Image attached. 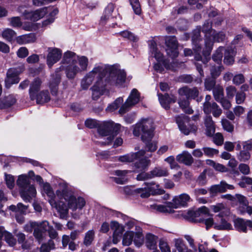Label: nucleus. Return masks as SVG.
Instances as JSON below:
<instances>
[{
    "label": "nucleus",
    "instance_id": "603ef678",
    "mask_svg": "<svg viewBox=\"0 0 252 252\" xmlns=\"http://www.w3.org/2000/svg\"><path fill=\"white\" fill-rule=\"evenodd\" d=\"M212 40L214 42H220L223 41L225 37V35L222 32H217L216 31H214L212 34Z\"/></svg>",
    "mask_w": 252,
    "mask_h": 252
},
{
    "label": "nucleus",
    "instance_id": "c756f323",
    "mask_svg": "<svg viewBox=\"0 0 252 252\" xmlns=\"http://www.w3.org/2000/svg\"><path fill=\"white\" fill-rule=\"evenodd\" d=\"M201 27H197L192 32V41L194 45V50L196 52L201 51V45L199 44L200 39Z\"/></svg>",
    "mask_w": 252,
    "mask_h": 252
},
{
    "label": "nucleus",
    "instance_id": "a211bd4d",
    "mask_svg": "<svg viewBox=\"0 0 252 252\" xmlns=\"http://www.w3.org/2000/svg\"><path fill=\"white\" fill-rule=\"evenodd\" d=\"M150 51L152 55L157 60L158 62H162L164 67L167 69H169V65L166 63V61L163 60V56L159 51H158L156 42L152 40L149 44Z\"/></svg>",
    "mask_w": 252,
    "mask_h": 252
},
{
    "label": "nucleus",
    "instance_id": "412c9836",
    "mask_svg": "<svg viewBox=\"0 0 252 252\" xmlns=\"http://www.w3.org/2000/svg\"><path fill=\"white\" fill-rule=\"evenodd\" d=\"M61 70V67L56 69L55 74H53L52 80L50 82L49 87L53 95H56L58 92V85L61 79V74L60 73Z\"/></svg>",
    "mask_w": 252,
    "mask_h": 252
},
{
    "label": "nucleus",
    "instance_id": "de8ad7c7",
    "mask_svg": "<svg viewBox=\"0 0 252 252\" xmlns=\"http://www.w3.org/2000/svg\"><path fill=\"white\" fill-rule=\"evenodd\" d=\"M224 69L223 67L221 64H218V65H212L210 69L211 75L213 78H217L219 77L221 71Z\"/></svg>",
    "mask_w": 252,
    "mask_h": 252
},
{
    "label": "nucleus",
    "instance_id": "dca6fc26",
    "mask_svg": "<svg viewBox=\"0 0 252 252\" xmlns=\"http://www.w3.org/2000/svg\"><path fill=\"white\" fill-rule=\"evenodd\" d=\"M178 93L181 96H185L188 99H195L199 95V91L196 87L192 88L188 86L181 88L178 90Z\"/></svg>",
    "mask_w": 252,
    "mask_h": 252
},
{
    "label": "nucleus",
    "instance_id": "f03ea898",
    "mask_svg": "<svg viewBox=\"0 0 252 252\" xmlns=\"http://www.w3.org/2000/svg\"><path fill=\"white\" fill-rule=\"evenodd\" d=\"M153 121L151 119H143L134 126L133 134L139 136L141 134L143 141L151 140L154 136Z\"/></svg>",
    "mask_w": 252,
    "mask_h": 252
},
{
    "label": "nucleus",
    "instance_id": "f3484780",
    "mask_svg": "<svg viewBox=\"0 0 252 252\" xmlns=\"http://www.w3.org/2000/svg\"><path fill=\"white\" fill-rule=\"evenodd\" d=\"M141 157L135 160L132 164L133 171L135 172L144 171L151 164V160L147 158Z\"/></svg>",
    "mask_w": 252,
    "mask_h": 252
},
{
    "label": "nucleus",
    "instance_id": "0eeeda50",
    "mask_svg": "<svg viewBox=\"0 0 252 252\" xmlns=\"http://www.w3.org/2000/svg\"><path fill=\"white\" fill-rule=\"evenodd\" d=\"M24 9V6H20L18 7V11L22 13L25 19L36 22L44 16L48 8L47 7H43L35 11H31Z\"/></svg>",
    "mask_w": 252,
    "mask_h": 252
},
{
    "label": "nucleus",
    "instance_id": "49530a36",
    "mask_svg": "<svg viewBox=\"0 0 252 252\" xmlns=\"http://www.w3.org/2000/svg\"><path fill=\"white\" fill-rule=\"evenodd\" d=\"M134 236V232L133 231H127L123 236V244L124 246H129L133 241V239Z\"/></svg>",
    "mask_w": 252,
    "mask_h": 252
},
{
    "label": "nucleus",
    "instance_id": "c9c22d12",
    "mask_svg": "<svg viewBox=\"0 0 252 252\" xmlns=\"http://www.w3.org/2000/svg\"><path fill=\"white\" fill-rule=\"evenodd\" d=\"M77 56L74 52L67 51L63 55V62L69 64L77 63Z\"/></svg>",
    "mask_w": 252,
    "mask_h": 252
},
{
    "label": "nucleus",
    "instance_id": "0e129e2a",
    "mask_svg": "<svg viewBox=\"0 0 252 252\" xmlns=\"http://www.w3.org/2000/svg\"><path fill=\"white\" fill-rule=\"evenodd\" d=\"M5 241L11 246H13L16 244V239L13 237V235L8 232H5L4 236Z\"/></svg>",
    "mask_w": 252,
    "mask_h": 252
},
{
    "label": "nucleus",
    "instance_id": "1a4fd4ad",
    "mask_svg": "<svg viewBox=\"0 0 252 252\" xmlns=\"http://www.w3.org/2000/svg\"><path fill=\"white\" fill-rule=\"evenodd\" d=\"M202 31L205 33V45L207 51L204 52V54L206 56L209 55L213 46V41L212 40L211 35L214 30L212 29V23L206 21L202 26Z\"/></svg>",
    "mask_w": 252,
    "mask_h": 252
},
{
    "label": "nucleus",
    "instance_id": "4be33fe9",
    "mask_svg": "<svg viewBox=\"0 0 252 252\" xmlns=\"http://www.w3.org/2000/svg\"><path fill=\"white\" fill-rule=\"evenodd\" d=\"M190 199V196L187 193H182L178 196H176L172 200V207L176 209L181 206H186Z\"/></svg>",
    "mask_w": 252,
    "mask_h": 252
},
{
    "label": "nucleus",
    "instance_id": "9d476101",
    "mask_svg": "<svg viewBox=\"0 0 252 252\" xmlns=\"http://www.w3.org/2000/svg\"><path fill=\"white\" fill-rule=\"evenodd\" d=\"M23 66L15 68H11L7 72L5 80V87L9 88L13 84H17L20 81L19 75L23 71Z\"/></svg>",
    "mask_w": 252,
    "mask_h": 252
},
{
    "label": "nucleus",
    "instance_id": "aec40b11",
    "mask_svg": "<svg viewBox=\"0 0 252 252\" xmlns=\"http://www.w3.org/2000/svg\"><path fill=\"white\" fill-rule=\"evenodd\" d=\"M146 152L144 150H139L135 153H130L119 157V160L121 162H134L135 160L143 157Z\"/></svg>",
    "mask_w": 252,
    "mask_h": 252
},
{
    "label": "nucleus",
    "instance_id": "4c0bfd02",
    "mask_svg": "<svg viewBox=\"0 0 252 252\" xmlns=\"http://www.w3.org/2000/svg\"><path fill=\"white\" fill-rule=\"evenodd\" d=\"M214 228L219 230H229L232 229V226L225 219L221 218L220 223L215 224Z\"/></svg>",
    "mask_w": 252,
    "mask_h": 252
},
{
    "label": "nucleus",
    "instance_id": "ea45409f",
    "mask_svg": "<svg viewBox=\"0 0 252 252\" xmlns=\"http://www.w3.org/2000/svg\"><path fill=\"white\" fill-rule=\"evenodd\" d=\"M181 108L186 113L189 114H192L193 110L189 106L190 102L189 99L186 98L180 100L178 101Z\"/></svg>",
    "mask_w": 252,
    "mask_h": 252
},
{
    "label": "nucleus",
    "instance_id": "f704fd0d",
    "mask_svg": "<svg viewBox=\"0 0 252 252\" xmlns=\"http://www.w3.org/2000/svg\"><path fill=\"white\" fill-rule=\"evenodd\" d=\"M48 8L46 14L49 13V17L44 21L42 23L43 26H46L49 24L53 23L55 20V16L58 13L59 10L57 8L53 7H47Z\"/></svg>",
    "mask_w": 252,
    "mask_h": 252
},
{
    "label": "nucleus",
    "instance_id": "72a5a7b5",
    "mask_svg": "<svg viewBox=\"0 0 252 252\" xmlns=\"http://www.w3.org/2000/svg\"><path fill=\"white\" fill-rule=\"evenodd\" d=\"M152 178L155 177H166L168 175V172L166 168L158 166L155 167L151 171Z\"/></svg>",
    "mask_w": 252,
    "mask_h": 252
},
{
    "label": "nucleus",
    "instance_id": "9b49d317",
    "mask_svg": "<svg viewBox=\"0 0 252 252\" xmlns=\"http://www.w3.org/2000/svg\"><path fill=\"white\" fill-rule=\"evenodd\" d=\"M209 213V209L205 206H202L196 210H189L183 214L185 219L189 221L199 222L200 218L203 215H206Z\"/></svg>",
    "mask_w": 252,
    "mask_h": 252
},
{
    "label": "nucleus",
    "instance_id": "864d4df0",
    "mask_svg": "<svg viewBox=\"0 0 252 252\" xmlns=\"http://www.w3.org/2000/svg\"><path fill=\"white\" fill-rule=\"evenodd\" d=\"M133 241L135 245L137 247L141 246L144 243V236L142 233L134 232Z\"/></svg>",
    "mask_w": 252,
    "mask_h": 252
},
{
    "label": "nucleus",
    "instance_id": "39448f33",
    "mask_svg": "<svg viewBox=\"0 0 252 252\" xmlns=\"http://www.w3.org/2000/svg\"><path fill=\"white\" fill-rule=\"evenodd\" d=\"M145 187L134 190V192L140 195L142 198H148L151 194H161L164 192L163 189H159V185L154 182H146Z\"/></svg>",
    "mask_w": 252,
    "mask_h": 252
},
{
    "label": "nucleus",
    "instance_id": "3c124183",
    "mask_svg": "<svg viewBox=\"0 0 252 252\" xmlns=\"http://www.w3.org/2000/svg\"><path fill=\"white\" fill-rule=\"evenodd\" d=\"M169 205H156L155 206V209L161 213H172V210L174 208L172 207V204L171 203H169Z\"/></svg>",
    "mask_w": 252,
    "mask_h": 252
},
{
    "label": "nucleus",
    "instance_id": "5fc2aeb1",
    "mask_svg": "<svg viewBox=\"0 0 252 252\" xmlns=\"http://www.w3.org/2000/svg\"><path fill=\"white\" fill-rule=\"evenodd\" d=\"M194 48V47L193 48V49ZM194 52L195 53V56H194V58L195 59V60L196 61H201L204 64H206L210 60V54H209V55L208 56H206L204 55V52H207V48H206V47L205 46V50H204L203 52V55L204 57V59L202 58V56L200 55L199 53H198L199 52H200V51H198V52H196L195 50H194L193 49ZM211 53V52L210 53Z\"/></svg>",
    "mask_w": 252,
    "mask_h": 252
},
{
    "label": "nucleus",
    "instance_id": "6e6d98bb",
    "mask_svg": "<svg viewBox=\"0 0 252 252\" xmlns=\"http://www.w3.org/2000/svg\"><path fill=\"white\" fill-rule=\"evenodd\" d=\"M216 85V78L209 77L205 79L204 85L205 89L208 91L213 90Z\"/></svg>",
    "mask_w": 252,
    "mask_h": 252
},
{
    "label": "nucleus",
    "instance_id": "393cba45",
    "mask_svg": "<svg viewBox=\"0 0 252 252\" xmlns=\"http://www.w3.org/2000/svg\"><path fill=\"white\" fill-rule=\"evenodd\" d=\"M176 158L179 162L186 165H190L193 162L191 155L187 151H184L182 153L178 154Z\"/></svg>",
    "mask_w": 252,
    "mask_h": 252
},
{
    "label": "nucleus",
    "instance_id": "8fccbe9b",
    "mask_svg": "<svg viewBox=\"0 0 252 252\" xmlns=\"http://www.w3.org/2000/svg\"><path fill=\"white\" fill-rule=\"evenodd\" d=\"M123 98L122 97H119L117 98L114 102L110 104L106 109L107 112H113L116 110L120 105L123 102Z\"/></svg>",
    "mask_w": 252,
    "mask_h": 252
},
{
    "label": "nucleus",
    "instance_id": "a18cd8bd",
    "mask_svg": "<svg viewBox=\"0 0 252 252\" xmlns=\"http://www.w3.org/2000/svg\"><path fill=\"white\" fill-rule=\"evenodd\" d=\"M111 224L112 228L115 229V232L114 234L113 239V242L114 244H116L119 241V240L118 239L117 237L115 236V234L116 232H118V233L122 234L123 232V229L122 227L120 225L119 223L117 221H112Z\"/></svg>",
    "mask_w": 252,
    "mask_h": 252
},
{
    "label": "nucleus",
    "instance_id": "338daca9",
    "mask_svg": "<svg viewBox=\"0 0 252 252\" xmlns=\"http://www.w3.org/2000/svg\"><path fill=\"white\" fill-rule=\"evenodd\" d=\"M10 25L14 28H19L22 26V22L19 17H13L9 19Z\"/></svg>",
    "mask_w": 252,
    "mask_h": 252
},
{
    "label": "nucleus",
    "instance_id": "58836bf2",
    "mask_svg": "<svg viewBox=\"0 0 252 252\" xmlns=\"http://www.w3.org/2000/svg\"><path fill=\"white\" fill-rule=\"evenodd\" d=\"M62 245L64 248L68 246L69 249L72 251H75L77 246L74 241H70L69 236L67 235H63L62 236Z\"/></svg>",
    "mask_w": 252,
    "mask_h": 252
},
{
    "label": "nucleus",
    "instance_id": "cd10ccee",
    "mask_svg": "<svg viewBox=\"0 0 252 252\" xmlns=\"http://www.w3.org/2000/svg\"><path fill=\"white\" fill-rule=\"evenodd\" d=\"M235 55L236 51L232 47H227L225 50L223 60L224 63L227 65L233 64L234 62Z\"/></svg>",
    "mask_w": 252,
    "mask_h": 252
},
{
    "label": "nucleus",
    "instance_id": "7c9ffc66",
    "mask_svg": "<svg viewBox=\"0 0 252 252\" xmlns=\"http://www.w3.org/2000/svg\"><path fill=\"white\" fill-rule=\"evenodd\" d=\"M35 40V35L33 33L22 35L16 38V42L21 45L32 43Z\"/></svg>",
    "mask_w": 252,
    "mask_h": 252
},
{
    "label": "nucleus",
    "instance_id": "c85d7f7f",
    "mask_svg": "<svg viewBox=\"0 0 252 252\" xmlns=\"http://www.w3.org/2000/svg\"><path fill=\"white\" fill-rule=\"evenodd\" d=\"M204 124L206 128V135L208 136H213L215 132V124L210 115L206 116L204 119Z\"/></svg>",
    "mask_w": 252,
    "mask_h": 252
},
{
    "label": "nucleus",
    "instance_id": "4468645a",
    "mask_svg": "<svg viewBox=\"0 0 252 252\" xmlns=\"http://www.w3.org/2000/svg\"><path fill=\"white\" fill-rule=\"evenodd\" d=\"M49 203L52 207L55 208L57 212L60 214L61 219H65L67 217L68 214V206L62 201H56L53 198H51L49 200Z\"/></svg>",
    "mask_w": 252,
    "mask_h": 252
},
{
    "label": "nucleus",
    "instance_id": "bb28decb",
    "mask_svg": "<svg viewBox=\"0 0 252 252\" xmlns=\"http://www.w3.org/2000/svg\"><path fill=\"white\" fill-rule=\"evenodd\" d=\"M41 84V81L38 78L34 79L31 84L29 89V94L32 100H34L35 99L37 92L39 90Z\"/></svg>",
    "mask_w": 252,
    "mask_h": 252
},
{
    "label": "nucleus",
    "instance_id": "2eb2a0df",
    "mask_svg": "<svg viewBox=\"0 0 252 252\" xmlns=\"http://www.w3.org/2000/svg\"><path fill=\"white\" fill-rule=\"evenodd\" d=\"M48 54L47 57V64L49 68L58 62L62 56V51L56 48H48Z\"/></svg>",
    "mask_w": 252,
    "mask_h": 252
},
{
    "label": "nucleus",
    "instance_id": "a19ab883",
    "mask_svg": "<svg viewBox=\"0 0 252 252\" xmlns=\"http://www.w3.org/2000/svg\"><path fill=\"white\" fill-rule=\"evenodd\" d=\"M214 97L216 101L218 102L224 97V92L222 87L217 86L213 90Z\"/></svg>",
    "mask_w": 252,
    "mask_h": 252
},
{
    "label": "nucleus",
    "instance_id": "2f4dec72",
    "mask_svg": "<svg viewBox=\"0 0 252 252\" xmlns=\"http://www.w3.org/2000/svg\"><path fill=\"white\" fill-rule=\"evenodd\" d=\"M158 239L157 236L152 233L147 234L145 236V244L147 247L150 250L156 249Z\"/></svg>",
    "mask_w": 252,
    "mask_h": 252
},
{
    "label": "nucleus",
    "instance_id": "69168bd1",
    "mask_svg": "<svg viewBox=\"0 0 252 252\" xmlns=\"http://www.w3.org/2000/svg\"><path fill=\"white\" fill-rule=\"evenodd\" d=\"M202 150L204 154L209 157H212L219 153L218 150L210 147H203Z\"/></svg>",
    "mask_w": 252,
    "mask_h": 252
},
{
    "label": "nucleus",
    "instance_id": "c03bdc74",
    "mask_svg": "<svg viewBox=\"0 0 252 252\" xmlns=\"http://www.w3.org/2000/svg\"><path fill=\"white\" fill-rule=\"evenodd\" d=\"M2 36L7 41L11 42L15 38H16V33L12 29H6L3 31Z\"/></svg>",
    "mask_w": 252,
    "mask_h": 252
},
{
    "label": "nucleus",
    "instance_id": "4d7b16f0",
    "mask_svg": "<svg viewBox=\"0 0 252 252\" xmlns=\"http://www.w3.org/2000/svg\"><path fill=\"white\" fill-rule=\"evenodd\" d=\"M94 232L93 230L88 231L85 235V237L84 240V244L86 246H90L94 238Z\"/></svg>",
    "mask_w": 252,
    "mask_h": 252
},
{
    "label": "nucleus",
    "instance_id": "7ed1b4c3",
    "mask_svg": "<svg viewBox=\"0 0 252 252\" xmlns=\"http://www.w3.org/2000/svg\"><path fill=\"white\" fill-rule=\"evenodd\" d=\"M17 184L20 189V194L23 200L26 202H30L32 198L35 196L36 191L34 187L30 184L28 176L20 175Z\"/></svg>",
    "mask_w": 252,
    "mask_h": 252
},
{
    "label": "nucleus",
    "instance_id": "13d9d810",
    "mask_svg": "<svg viewBox=\"0 0 252 252\" xmlns=\"http://www.w3.org/2000/svg\"><path fill=\"white\" fill-rule=\"evenodd\" d=\"M32 227H35L36 226L38 228H40L43 231L45 232L49 229V227H51V226L49 225V222L47 221H43L40 223H38L36 222H32L31 223Z\"/></svg>",
    "mask_w": 252,
    "mask_h": 252
},
{
    "label": "nucleus",
    "instance_id": "20e7f679",
    "mask_svg": "<svg viewBox=\"0 0 252 252\" xmlns=\"http://www.w3.org/2000/svg\"><path fill=\"white\" fill-rule=\"evenodd\" d=\"M56 193L59 196L61 194V196H62V197L68 202V208L73 211H76L77 209L81 210L85 205L86 201L83 197L76 198L72 195H68L65 189L63 190L62 192L60 190H57Z\"/></svg>",
    "mask_w": 252,
    "mask_h": 252
},
{
    "label": "nucleus",
    "instance_id": "5701e85b",
    "mask_svg": "<svg viewBox=\"0 0 252 252\" xmlns=\"http://www.w3.org/2000/svg\"><path fill=\"white\" fill-rule=\"evenodd\" d=\"M234 224L235 228L239 231L247 232L248 226L252 228V221L250 220H245L242 218H237L234 220Z\"/></svg>",
    "mask_w": 252,
    "mask_h": 252
},
{
    "label": "nucleus",
    "instance_id": "f257e3e1",
    "mask_svg": "<svg viewBox=\"0 0 252 252\" xmlns=\"http://www.w3.org/2000/svg\"><path fill=\"white\" fill-rule=\"evenodd\" d=\"M126 74L117 65H95L93 70L87 73L82 79L81 86L83 90H87L95 79L94 85L122 86L126 81Z\"/></svg>",
    "mask_w": 252,
    "mask_h": 252
},
{
    "label": "nucleus",
    "instance_id": "423d86ee",
    "mask_svg": "<svg viewBox=\"0 0 252 252\" xmlns=\"http://www.w3.org/2000/svg\"><path fill=\"white\" fill-rule=\"evenodd\" d=\"M176 121L181 131L185 135H189L190 132H195L197 130V126L190 124L189 117L185 115L177 116Z\"/></svg>",
    "mask_w": 252,
    "mask_h": 252
},
{
    "label": "nucleus",
    "instance_id": "f8f14e48",
    "mask_svg": "<svg viewBox=\"0 0 252 252\" xmlns=\"http://www.w3.org/2000/svg\"><path fill=\"white\" fill-rule=\"evenodd\" d=\"M166 52L167 55L174 59L176 58L179 54L178 51V43L175 36H169L165 38Z\"/></svg>",
    "mask_w": 252,
    "mask_h": 252
},
{
    "label": "nucleus",
    "instance_id": "680f3d73",
    "mask_svg": "<svg viewBox=\"0 0 252 252\" xmlns=\"http://www.w3.org/2000/svg\"><path fill=\"white\" fill-rule=\"evenodd\" d=\"M120 34L123 37L127 38L132 41H136L138 40L137 36L128 31H123L120 33Z\"/></svg>",
    "mask_w": 252,
    "mask_h": 252
},
{
    "label": "nucleus",
    "instance_id": "b1692460",
    "mask_svg": "<svg viewBox=\"0 0 252 252\" xmlns=\"http://www.w3.org/2000/svg\"><path fill=\"white\" fill-rule=\"evenodd\" d=\"M158 99L159 102L164 109L168 110L170 108V104L174 103L176 101V98L173 95L170 96L168 94H158Z\"/></svg>",
    "mask_w": 252,
    "mask_h": 252
},
{
    "label": "nucleus",
    "instance_id": "79ce46f5",
    "mask_svg": "<svg viewBox=\"0 0 252 252\" xmlns=\"http://www.w3.org/2000/svg\"><path fill=\"white\" fill-rule=\"evenodd\" d=\"M223 50L224 47L220 46L218 48L212 56L213 60L218 64H221V61L223 56L222 52Z\"/></svg>",
    "mask_w": 252,
    "mask_h": 252
},
{
    "label": "nucleus",
    "instance_id": "e433bc0d",
    "mask_svg": "<svg viewBox=\"0 0 252 252\" xmlns=\"http://www.w3.org/2000/svg\"><path fill=\"white\" fill-rule=\"evenodd\" d=\"M50 96L48 91H43L36 95L35 99L38 104H43L50 100Z\"/></svg>",
    "mask_w": 252,
    "mask_h": 252
},
{
    "label": "nucleus",
    "instance_id": "774afa93",
    "mask_svg": "<svg viewBox=\"0 0 252 252\" xmlns=\"http://www.w3.org/2000/svg\"><path fill=\"white\" fill-rule=\"evenodd\" d=\"M236 88L233 86H229L226 88V95L228 98L232 99L236 94Z\"/></svg>",
    "mask_w": 252,
    "mask_h": 252
},
{
    "label": "nucleus",
    "instance_id": "e2e57ef3",
    "mask_svg": "<svg viewBox=\"0 0 252 252\" xmlns=\"http://www.w3.org/2000/svg\"><path fill=\"white\" fill-rule=\"evenodd\" d=\"M54 248V243L52 240L49 241L48 244H42L40 247V252H50Z\"/></svg>",
    "mask_w": 252,
    "mask_h": 252
},
{
    "label": "nucleus",
    "instance_id": "bf43d9fd",
    "mask_svg": "<svg viewBox=\"0 0 252 252\" xmlns=\"http://www.w3.org/2000/svg\"><path fill=\"white\" fill-rule=\"evenodd\" d=\"M221 125L223 129L229 132H232L234 130V126L228 120L226 119L221 120Z\"/></svg>",
    "mask_w": 252,
    "mask_h": 252
},
{
    "label": "nucleus",
    "instance_id": "09e8293b",
    "mask_svg": "<svg viewBox=\"0 0 252 252\" xmlns=\"http://www.w3.org/2000/svg\"><path fill=\"white\" fill-rule=\"evenodd\" d=\"M77 60L78 61V63L80 66L79 68L80 71L82 72L86 70L88 65V58L85 56H81L80 57L77 56Z\"/></svg>",
    "mask_w": 252,
    "mask_h": 252
},
{
    "label": "nucleus",
    "instance_id": "a878e982",
    "mask_svg": "<svg viewBox=\"0 0 252 252\" xmlns=\"http://www.w3.org/2000/svg\"><path fill=\"white\" fill-rule=\"evenodd\" d=\"M130 172L129 170H120L115 171L114 174L117 176V177H113V180L118 184H125L128 180L127 174Z\"/></svg>",
    "mask_w": 252,
    "mask_h": 252
},
{
    "label": "nucleus",
    "instance_id": "473e14b6",
    "mask_svg": "<svg viewBox=\"0 0 252 252\" xmlns=\"http://www.w3.org/2000/svg\"><path fill=\"white\" fill-rule=\"evenodd\" d=\"M76 64H69L66 67L65 72L68 78L73 79L78 73L81 72Z\"/></svg>",
    "mask_w": 252,
    "mask_h": 252
},
{
    "label": "nucleus",
    "instance_id": "6ab92c4d",
    "mask_svg": "<svg viewBox=\"0 0 252 252\" xmlns=\"http://www.w3.org/2000/svg\"><path fill=\"white\" fill-rule=\"evenodd\" d=\"M114 125L111 121L100 122L97 128L99 134L102 136L109 135L114 130Z\"/></svg>",
    "mask_w": 252,
    "mask_h": 252
},
{
    "label": "nucleus",
    "instance_id": "ddd939ff",
    "mask_svg": "<svg viewBox=\"0 0 252 252\" xmlns=\"http://www.w3.org/2000/svg\"><path fill=\"white\" fill-rule=\"evenodd\" d=\"M234 187L233 185L228 184L225 181H221L220 184L211 186L208 190L211 197L215 196L219 193L226 191L227 189H233Z\"/></svg>",
    "mask_w": 252,
    "mask_h": 252
},
{
    "label": "nucleus",
    "instance_id": "052dcab7",
    "mask_svg": "<svg viewBox=\"0 0 252 252\" xmlns=\"http://www.w3.org/2000/svg\"><path fill=\"white\" fill-rule=\"evenodd\" d=\"M99 123L100 122L97 121L95 119H88L86 120L85 125L87 127H89V128H94L95 127L98 128Z\"/></svg>",
    "mask_w": 252,
    "mask_h": 252
},
{
    "label": "nucleus",
    "instance_id": "6e6552de",
    "mask_svg": "<svg viewBox=\"0 0 252 252\" xmlns=\"http://www.w3.org/2000/svg\"><path fill=\"white\" fill-rule=\"evenodd\" d=\"M139 100L140 93L137 89H133L126 101L119 109V114L123 115L126 113L131 107L137 104Z\"/></svg>",
    "mask_w": 252,
    "mask_h": 252
},
{
    "label": "nucleus",
    "instance_id": "37998d69",
    "mask_svg": "<svg viewBox=\"0 0 252 252\" xmlns=\"http://www.w3.org/2000/svg\"><path fill=\"white\" fill-rule=\"evenodd\" d=\"M105 87L100 85H94L91 88L92 91V98L94 100H97L101 95V92Z\"/></svg>",
    "mask_w": 252,
    "mask_h": 252
}]
</instances>
